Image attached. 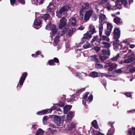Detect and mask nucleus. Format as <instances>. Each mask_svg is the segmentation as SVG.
<instances>
[{
    "label": "nucleus",
    "instance_id": "nucleus-23",
    "mask_svg": "<svg viewBox=\"0 0 135 135\" xmlns=\"http://www.w3.org/2000/svg\"><path fill=\"white\" fill-rule=\"evenodd\" d=\"M91 37V34L89 33V32H88L84 35L83 38L84 39H90Z\"/></svg>",
    "mask_w": 135,
    "mask_h": 135
},
{
    "label": "nucleus",
    "instance_id": "nucleus-40",
    "mask_svg": "<svg viewBox=\"0 0 135 135\" xmlns=\"http://www.w3.org/2000/svg\"><path fill=\"white\" fill-rule=\"evenodd\" d=\"M112 28L113 26L111 24L108 23L107 24V30L112 31Z\"/></svg>",
    "mask_w": 135,
    "mask_h": 135
},
{
    "label": "nucleus",
    "instance_id": "nucleus-7",
    "mask_svg": "<svg viewBox=\"0 0 135 135\" xmlns=\"http://www.w3.org/2000/svg\"><path fill=\"white\" fill-rule=\"evenodd\" d=\"M93 13L92 10L90 9L88 11L85 13L84 18V20L85 22H86L88 21L91 16Z\"/></svg>",
    "mask_w": 135,
    "mask_h": 135
},
{
    "label": "nucleus",
    "instance_id": "nucleus-46",
    "mask_svg": "<svg viewBox=\"0 0 135 135\" xmlns=\"http://www.w3.org/2000/svg\"><path fill=\"white\" fill-rule=\"evenodd\" d=\"M41 54V52L39 51H37L35 54H32V56L35 57H37V55H40Z\"/></svg>",
    "mask_w": 135,
    "mask_h": 135
},
{
    "label": "nucleus",
    "instance_id": "nucleus-37",
    "mask_svg": "<svg viewBox=\"0 0 135 135\" xmlns=\"http://www.w3.org/2000/svg\"><path fill=\"white\" fill-rule=\"evenodd\" d=\"M134 59L133 57H131L130 58L128 59L125 60L124 61V62L125 63H129L133 60Z\"/></svg>",
    "mask_w": 135,
    "mask_h": 135
},
{
    "label": "nucleus",
    "instance_id": "nucleus-24",
    "mask_svg": "<svg viewBox=\"0 0 135 135\" xmlns=\"http://www.w3.org/2000/svg\"><path fill=\"white\" fill-rule=\"evenodd\" d=\"M114 22L117 24H119L122 22L121 18L118 17L115 18L113 20Z\"/></svg>",
    "mask_w": 135,
    "mask_h": 135
},
{
    "label": "nucleus",
    "instance_id": "nucleus-39",
    "mask_svg": "<svg viewBox=\"0 0 135 135\" xmlns=\"http://www.w3.org/2000/svg\"><path fill=\"white\" fill-rule=\"evenodd\" d=\"M75 31V29L74 28H72L70 29L68 32V35L69 36H71L73 34V32H74Z\"/></svg>",
    "mask_w": 135,
    "mask_h": 135
},
{
    "label": "nucleus",
    "instance_id": "nucleus-6",
    "mask_svg": "<svg viewBox=\"0 0 135 135\" xmlns=\"http://www.w3.org/2000/svg\"><path fill=\"white\" fill-rule=\"evenodd\" d=\"M93 13L92 10L90 9L88 11L85 13L84 18V20L85 22H86L88 21L91 16Z\"/></svg>",
    "mask_w": 135,
    "mask_h": 135
},
{
    "label": "nucleus",
    "instance_id": "nucleus-53",
    "mask_svg": "<svg viewBox=\"0 0 135 135\" xmlns=\"http://www.w3.org/2000/svg\"><path fill=\"white\" fill-rule=\"evenodd\" d=\"M93 49L95 50L97 52H98L100 50V48L99 47L97 46L94 47Z\"/></svg>",
    "mask_w": 135,
    "mask_h": 135
},
{
    "label": "nucleus",
    "instance_id": "nucleus-4",
    "mask_svg": "<svg viewBox=\"0 0 135 135\" xmlns=\"http://www.w3.org/2000/svg\"><path fill=\"white\" fill-rule=\"evenodd\" d=\"M125 7L127 6V2L126 0H117L115 3V7L119 9L122 8V4Z\"/></svg>",
    "mask_w": 135,
    "mask_h": 135
},
{
    "label": "nucleus",
    "instance_id": "nucleus-61",
    "mask_svg": "<svg viewBox=\"0 0 135 135\" xmlns=\"http://www.w3.org/2000/svg\"><path fill=\"white\" fill-rule=\"evenodd\" d=\"M49 127L52 128H56L55 126L53 124H50L49 126Z\"/></svg>",
    "mask_w": 135,
    "mask_h": 135
},
{
    "label": "nucleus",
    "instance_id": "nucleus-64",
    "mask_svg": "<svg viewBox=\"0 0 135 135\" xmlns=\"http://www.w3.org/2000/svg\"><path fill=\"white\" fill-rule=\"evenodd\" d=\"M129 71L130 72L132 73L134 71H135V67H134L132 69H129Z\"/></svg>",
    "mask_w": 135,
    "mask_h": 135
},
{
    "label": "nucleus",
    "instance_id": "nucleus-22",
    "mask_svg": "<svg viewBox=\"0 0 135 135\" xmlns=\"http://www.w3.org/2000/svg\"><path fill=\"white\" fill-rule=\"evenodd\" d=\"M101 46L103 48H109L111 46L110 43L106 42H103L101 43Z\"/></svg>",
    "mask_w": 135,
    "mask_h": 135
},
{
    "label": "nucleus",
    "instance_id": "nucleus-60",
    "mask_svg": "<svg viewBox=\"0 0 135 135\" xmlns=\"http://www.w3.org/2000/svg\"><path fill=\"white\" fill-rule=\"evenodd\" d=\"M18 2L22 4H24L25 3V0H17Z\"/></svg>",
    "mask_w": 135,
    "mask_h": 135
},
{
    "label": "nucleus",
    "instance_id": "nucleus-16",
    "mask_svg": "<svg viewBox=\"0 0 135 135\" xmlns=\"http://www.w3.org/2000/svg\"><path fill=\"white\" fill-rule=\"evenodd\" d=\"M44 0H32L33 4L36 5H40L43 3Z\"/></svg>",
    "mask_w": 135,
    "mask_h": 135
},
{
    "label": "nucleus",
    "instance_id": "nucleus-48",
    "mask_svg": "<svg viewBox=\"0 0 135 135\" xmlns=\"http://www.w3.org/2000/svg\"><path fill=\"white\" fill-rule=\"evenodd\" d=\"M49 17V14H45L43 16V18L44 20L46 21Z\"/></svg>",
    "mask_w": 135,
    "mask_h": 135
},
{
    "label": "nucleus",
    "instance_id": "nucleus-21",
    "mask_svg": "<svg viewBox=\"0 0 135 135\" xmlns=\"http://www.w3.org/2000/svg\"><path fill=\"white\" fill-rule=\"evenodd\" d=\"M106 7L108 10H114L116 9V8L115 7V6H111L109 3H107V4Z\"/></svg>",
    "mask_w": 135,
    "mask_h": 135
},
{
    "label": "nucleus",
    "instance_id": "nucleus-47",
    "mask_svg": "<svg viewBox=\"0 0 135 135\" xmlns=\"http://www.w3.org/2000/svg\"><path fill=\"white\" fill-rule=\"evenodd\" d=\"M49 117L47 116H45L43 118V121L44 124H45L46 120Z\"/></svg>",
    "mask_w": 135,
    "mask_h": 135
},
{
    "label": "nucleus",
    "instance_id": "nucleus-28",
    "mask_svg": "<svg viewBox=\"0 0 135 135\" xmlns=\"http://www.w3.org/2000/svg\"><path fill=\"white\" fill-rule=\"evenodd\" d=\"M89 76L93 78H95L98 76V73L96 72H93L89 74Z\"/></svg>",
    "mask_w": 135,
    "mask_h": 135
},
{
    "label": "nucleus",
    "instance_id": "nucleus-38",
    "mask_svg": "<svg viewBox=\"0 0 135 135\" xmlns=\"http://www.w3.org/2000/svg\"><path fill=\"white\" fill-rule=\"evenodd\" d=\"M59 37L58 36H56L55 38L54 43V46H56L57 45V43L59 42Z\"/></svg>",
    "mask_w": 135,
    "mask_h": 135
},
{
    "label": "nucleus",
    "instance_id": "nucleus-33",
    "mask_svg": "<svg viewBox=\"0 0 135 135\" xmlns=\"http://www.w3.org/2000/svg\"><path fill=\"white\" fill-rule=\"evenodd\" d=\"M114 131L113 127H111L107 133V135H112L114 133Z\"/></svg>",
    "mask_w": 135,
    "mask_h": 135
},
{
    "label": "nucleus",
    "instance_id": "nucleus-20",
    "mask_svg": "<svg viewBox=\"0 0 135 135\" xmlns=\"http://www.w3.org/2000/svg\"><path fill=\"white\" fill-rule=\"evenodd\" d=\"M89 29L90 32L92 34H93L96 33V31L95 28L93 25H90L89 26Z\"/></svg>",
    "mask_w": 135,
    "mask_h": 135
},
{
    "label": "nucleus",
    "instance_id": "nucleus-45",
    "mask_svg": "<svg viewBox=\"0 0 135 135\" xmlns=\"http://www.w3.org/2000/svg\"><path fill=\"white\" fill-rule=\"evenodd\" d=\"M102 39L103 40H105L107 41H110L109 38L105 36H102Z\"/></svg>",
    "mask_w": 135,
    "mask_h": 135
},
{
    "label": "nucleus",
    "instance_id": "nucleus-41",
    "mask_svg": "<svg viewBox=\"0 0 135 135\" xmlns=\"http://www.w3.org/2000/svg\"><path fill=\"white\" fill-rule=\"evenodd\" d=\"M51 24L50 22H49L48 24H47L46 26V28L47 30H50L51 29Z\"/></svg>",
    "mask_w": 135,
    "mask_h": 135
},
{
    "label": "nucleus",
    "instance_id": "nucleus-5",
    "mask_svg": "<svg viewBox=\"0 0 135 135\" xmlns=\"http://www.w3.org/2000/svg\"><path fill=\"white\" fill-rule=\"evenodd\" d=\"M117 65L114 63L109 62L106 63L104 65V68L109 67L108 70L109 71H112L114 69H115L117 67Z\"/></svg>",
    "mask_w": 135,
    "mask_h": 135
},
{
    "label": "nucleus",
    "instance_id": "nucleus-36",
    "mask_svg": "<svg viewBox=\"0 0 135 135\" xmlns=\"http://www.w3.org/2000/svg\"><path fill=\"white\" fill-rule=\"evenodd\" d=\"M83 47L85 49H87L90 47V44L87 42L83 46Z\"/></svg>",
    "mask_w": 135,
    "mask_h": 135
},
{
    "label": "nucleus",
    "instance_id": "nucleus-15",
    "mask_svg": "<svg viewBox=\"0 0 135 135\" xmlns=\"http://www.w3.org/2000/svg\"><path fill=\"white\" fill-rule=\"evenodd\" d=\"M59 61V60L57 58H54V60L52 59L50 60L48 62V63L50 65H55L54 62L57 63Z\"/></svg>",
    "mask_w": 135,
    "mask_h": 135
},
{
    "label": "nucleus",
    "instance_id": "nucleus-50",
    "mask_svg": "<svg viewBox=\"0 0 135 135\" xmlns=\"http://www.w3.org/2000/svg\"><path fill=\"white\" fill-rule=\"evenodd\" d=\"M132 129H129L127 131V135H132Z\"/></svg>",
    "mask_w": 135,
    "mask_h": 135
},
{
    "label": "nucleus",
    "instance_id": "nucleus-11",
    "mask_svg": "<svg viewBox=\"0 0 135 135\" xmlns=\"http://www.w3.org/2000/svg\"><path fill=\"white\" fill-rule=\"evenodd\" d=\"M27 75L26 72L23 73L22 75L19 80V84L20 85H22Z\"/></svg>",
    "mask_w": 135,
    "mask_h": 135
},
{
    "label": "nucleus",
    "instance_id": "nucleus-3",
    "mask_svg": "<svg viewBox=\"0 0 135 135\" xmlns=\"http://www.w3.org/2000/svg\"><path fill=\"white\" fill-rule=\"evenodd\" d=\"M71 8V6L70 5H66L62 7L60 9L59 13H57L56 16L58 18H60L62 17V15L64 13L68 11Z\"/></svg>",
    "mask_w": 135,
    "mask_h": 135
},
{
    "label": "nucleus",
    "instance_id": "nucleus-52",
    "mask_svg": "<svg viewBox=\"0 0 135 135\" xmlns=\"http://www.w3.org/2000/svg\"><path fill=\"white\" fill-rule=\"evenodd\" d=\"M111 31H110V30H107L105 32V34L106 35H107L108 36H109L110 34V33Z\"/></svg>",
    "mask_w": 135,
    "mask_h": 135
},
{
    "label": "nucleus",
    "instance_id": "nucleus-43",
    "mask_svg": "<svg viewBox=\"0 0 135 135\" xmlns=\"http://www.w3.org/2000/svg\"><path fill=\"white\" fill-rule=\"evenodd\" d=\"M95 67L97 69H101L103 67V66L101 64H97L95 65Z\"/></svg>",
    "mask_w": 135,
    "mask_h": 135
},
{
    "label": "nucleus",
    "instance_id": "nucleus-29",
    "mask_svg": "<svg viewBox=\"0 0 135 135\" xmlns=\"http://www.w3.org/2000/svg\"><path fill=\"white\" fill-rule=\"evenodd\" d=\"M92 126L96 129L98 128L97 122L96 120H93L91 123Z\"/></svg>",
    "mask_w": 135,
    "mask_h": 135
},
{
    "label": "nucleus",
    "instance_id": "nucleus-10",
    "mask_svg": "<svg viewBox=\"0 0 135 135\" xmlns=\"http://www.w3.org/2000/svg\"><path fill=\"white\" fill-rule=\"evenodd\" d=\"M51 32L50 33V36L52 37L54 36L57 33V28L55 25H52L51 26Z\"/></svg>",
    "mask_w": 135,
    "mask_h": 135
},
{
    "label": "nucleus",
    "instance_id": "nucleus-12",
    "mask_svg": "<svg viewBox=\"0 0 135 135\" xmlns=\"http://www.w3.org/2000/svg\"><path fill=\"white\" fill-rule=\"evenodd\" d=\"M100 23H104L106 22L107 18L103 14H100L99 15Z\"/></svg>",
    "mask_w": 135,
    "mask_h": 135
},
{
    "label": "nucleus",
    "instance_id": "nucleus-44",
    "mask_svg": "<svg viewBox=\"0 0 135 135\" xmlns=\"http://www.w3.org/2000/svg\"><path fill=\"white\" fill-rule=\"evenodd\" d=\"M89 93L88 92H86L83 95V99H84L83 100H85V99H86Z\"/></svg>",
    "mask_w": 135,
    "mask_h": 135
},
{
    "label": "nucleus",
    "instance_id": "nucleus-27",
    "mask_svg": "<svg viewBox=\"0 0 135 135\" xmlns=\"http://www.w3.org/2000/svg\"><path fill=\"white\" fill-rule=\"evenodd\" d=\"M103 23H100L99 25V34L100 36L102 35V32L103 31Z\"/></svg>",
    "mask_w": 135,
    "mask_h": 135
},
{
    "label": "nucleus",
    "instance_id": "nucleus-58",
    "mask_svg": "<svg viewBox=\"0 0 135 135\" xmlns=\"http://www.w3.org/2000/svg\"><path fill=\"white\" fill-rule=\"evenodd\" d=\"M84 28H85V27H84V26H81L80 27H79L78 28V29L79 30H82L84 29Z\"/></svg>",
    "mask_w": 135,
    "mask_h": 135
},
{
    "label": "nucleus",
    "instance_id": "nucleus-9",
    "mask_svg": "<svg viewBox=\"0 0 135 135\" xmlns=\"http://www.w3.org/2000/svg\"><path fill=\"white\" fill-rule=\"evenodd\" d=\"M67 20L65 17H62L60 20L59 28H61L64 27L66 24Z\"/></svg>",
    "mask_w": 135,
    "mask_h": 135
},
{
    "label": "nucleus",
    "instance_id": "nucleus-14",
    "mask_svg": "<svg viewBox=\"0 0 135 135\" xmlns=\"http://www.w3.org/2000/svg\"><path fill=\"white\" fill-rule=\"evenodd\" d=\"M81 5L83 10H85L90 8H91L90 5L88 2L85 3L81 4Z\"/></svg>",
    "mask_w": 135,
    "mask_h": 135
},
{
    "label": "nucleus",
    "instance_id": "nucleus-34",
    "mask_svg": "<svg viewBox=\"0 0 135 135\" xmlns=\"http://www.w3.org/2000/svg\"><path fill=\"white\" fill-rule=\"evenodd\" d=\"M100 59L101 60L102 62H103L105 60H106L108 58V57L107 56H102L100 55L99 56Z\"/></svg>",
    "mask_w": 135,
    "mask_h": 135
},
{
    "label": "nucleus",
    "instance_id": "nucleus-18",
    "mask_svg": "<svg viewBox=\"0 0 135 135\" xmlns=\"http://www.w3.org/2000/svg\"><path fill=\"white\" fill-rule=\"evenodd\" d=\"M73 117V113L72 112H70L66 115V121L71 120Z\"/></svg>",
    "mask_w": 135,
    "mask_h": 135
},
{
    "label": "nucleus",
    "instance_id": "nucleus-62",
    "mask_svg": "<svg viewBox=\"0 0 135 135\" xmlns=\"http://www.w3.org/2000/svg\"><path fill=\"white\" fill-rule=\"evenodd\" d=\"M125 95H126L127 97H130L132 96L131 94L129 93L128 92L126 93L125 94Z\"/></svg>",
    "mask_w": 135,
    "mask_h": 135
},
{
    "label": "nucleus",
    "instance_id": "nucleus-13",
    "mask_svg": "<svg viewBox=\"0 0 135 135\" xmlns=\"http://www.w3.org/2000/svg\"><path fill=\"white\" fill-rule=\"evenodd\" d=\"M54 6L53 4L51 3H50L49 5L47 8V12H51L52 14L53 13L54 9Z\"/></svg>",
    "mask_w": 135,
    "mask_h": 135
},
{
    "label": "nucleus",
    "instance_id": "nucleus-42",
    "mask_svg": "<svg viewBox=\"0 0 135 135\" xmlns=\"http://www.w3.org/2000/svg\"><path fill=\"white\" fill-rule=\"evenodd\" d=\"M110 51L108 50V51H106L105 50L103 49L102 50V52L104 54L107 55H109L110 54Z\"/></svg>",
    "mask_w": 135,
    "mask_h": 135
},
{
    "label": "nucleus",
    "instance_id": "nucleus-30",
    "mask_svg": "<svg viewBox=\"0 0 135 135\" xmlns=\"http://www.w3.org/2000/svg\"><path fill=\"white\" fill-rule=\"evenodd\" d=\"M44 131L41 129H38L35 135H42L43 134Z\"/></svg>",
    "mask_w": 135,
    "mask_h": 135
},
{
    "label": "nucleus",
    "instance_id": "nucleus-63",
    "mask_svg": "<svg viewBox=\"0 0 135 135\" xmlns=\"http://www.w3.org/2000/svg\"><path fill=\"white\" fill-rule=\"evenodd\" d=\"M76 76L77 77L80 78L81 76V74L79 73H76Z\"/></svg>",
    "mask_w": 135,
    "mask_h": 135
},
{
    "label": "nucleus",
    "instance_id": "nucleus-51",
    "mask_svg": "<svg viewBox=\"0 0 135 135\" xmlns=\"http://www.w3.org/2000/svg\"><path fill=\"white\" fill-rule=\"evenodd\" d=\"M93 96L92 95H90L89 97L88 100L89 101H91L93 100Z\"/></svg>",
    "mask_w": 135,
    "mask_h": 135
},
{
    "label": "nucleus",
    "instance_id": "nucleus-26",
    "mask_svg": "<svg viewBox=\"0 0 135 135\" xmlns=\"http://www.w3.org/2000/svg\"><path fill=\"white\" fill-rule=\"evenodd\" d=\"M90 58V59L92 61H94L96 62H98L99 61L97 56L96 55L91 56Z\"/></svg>",
    "mask_w": 135,
    "mask_h": 135
},
{
    "label": "nucleus",
    "instance_id": "nucleus-55",
    "mask_svg": "<svg viewBox=\"0 0 135 135\" xmlns=\"http://www.w3.org/2000/svg\"><path fill=\"white\" fill-rule=\"evenodd\" d=\"M64 103L63 102H60V103L58 104L61 107H62L64 105Z\"/></svg>",
    "mask_w": 135,
    "mask_h": 135
},
{
    "label": "nucleus",
    "instance_id": "nucleus-59",
    "mask_svg": "<svg viewBox=\"0 0 135 135\" xmlns=\"http://www.w3.org/2000/svg\"><path fill=\"white\" fill-rule=\"evenodd\" d=\"M97 18V16L96 15H94L92 17V19L93 21H95Z\"/></svg>",
    "mask_w": 135,
    "mask_h": 135
},
{
    "label": "nucleus",
    "instance_id": "nucleus-56",
    "mask_svg": "<svg viewBox=\"0 0 135 135\" xmlns=\"http://www.w3.org/2000/svg\"><path fill=\"white\" fill-rule=\"evenodd\" d=\"M83 15L82 12H81L80 13V15L79 16V19L80 20H82L83 19Z\"/></svg>",
    "mask_w": 135,
    "mask_h": 135
},
{
    "label": "nucleus",
    "instance_id": "nucleus-32",
    "mask_svg": "<svg viewBox=\"0 0 135 135\" xmlns=\"http://www.w3.org/2000/svg\"><path fill=\"white\" fill-rule=\"evenodd\" d=\"M71 24L72 26H75L76 25V20L75 17H73L71 20Z\"/></svg>",
    "mask_w": 135,
    "mask_h": 135
},
{
    "label": "nucleus",
    "instance_id": "nucleus-19",
    "mask_svg": "<svg viewBox=\"0 0 135 135\" xmlns=\"http://www.w3.org/2000/svg\"><path fill=\"white\" fill-rule=\"evenodd\" d=\"M98 41V36L94 37L91 41V43L93 45H94L96 44Z\"/></svg>",
    "mask_w": 135,
    "mask_h": 135
},
{
    "label": "nucleus",
    "instance_id": "nucleus-57",
    "mask_svg": "<svg viewBox=\"0 0 135 135\" xmlns=\"http://www.w3.org/2000/svg\"><path fill=\"white\" fill-rule=\"evenodd\" d=\"M55 106H53L50 109H48L49 112H51L53 110L55 109Z\"/></svg>",
    "mask_w": 135,
    "mask_h": 135
},
{
    "label": "nucleus",
    "instance_id": "nucleus-17",
    "mask_svg": "<svg viewBox=\"0 0 135 135\" xmlns=\"http://www.w3.org/2000/svg\"><path fill=\"white\" fill-rule=\"evenodd\" d=\"M72 105H66L64 108V113L66 114L68 111L72 107Z\"/></svg>",
    "mask_w": 135,
    "mask_h": 135
},
{
    "label": "nucleus",
    "instance_id": "nucleus-49",
    "mask_svg": "<svg viewBox=\"0 0 135 135\" xmlns=\"http://www.w3.org/2000/svg\"><path fill=\"white\" fill-rule=\"evenodd\" d=\"M115 72L121 74L123 72V71L121 69H119L115 70Z\"/></svg>",
    "mask_w": 135,
    "mask_h": 135
},
{
    "label": "nucleus",
    "instance_id": "nucleus-25",
    "mask_svg": "<svg viewBox=\"0 0 135 135\" xmlns=\"http://www.w3.org/2000/svg\"><path fill=\"white\" fill-rule=\"evenodd\" d=\"M48 112H49L48 109H44L42 110L37 112L36 114L38 115H41L44 114Z\"/></svg>",
    "mask_w": 135,
    "mask_h": 135
},
{
    "label": "nucleus",
    "instance_id": "nucleus-1",
    "mask_svg": "<svg viewBox=\"0 0 135 135\" xmlns=\"http://www.w3.org/2000/svg\"><path fill=\"white\" fill-rule=\"evenodd\" d=\"M52 118H54V121L57 126H61L63 124L65 116H63L61 117L57 115H52Z\"/></svg>",
    "mask_w": 135,
    "mask_h": 135
},
{
    "label": "nucleus",
    "instance_id": "nucleus-8",
    "mask_svg": "<svg viewBox=\"0 0 135 135\" xmlns=\"http://www.w3.org/2000/svg\"><path fill=\"white\" fill-rule=\"evenodd\" d=\"M120 34V31L119 28H116L114 30V38L117 41V42H119V41L118 40V39L119 38Z\"/></svg>",
    "mask_w": 135,
    "mask_h": 135
},
{
    "label": "nucleus",
    "instance_id": "nucleus-35",
    "mask_svg": "<svg viewBox=\"0 0 135 135\" xmlns=\"http://www.w3.org/2000/svg\"><path fill=\"white\" fill-rule=\"evenodd\" d=\"M119 54H118L116 56L111 58L110 60L113 62L117 61L119 57Z\"/></svg>",
    "mask_w": 135,
    "mask_h": 135
},
{
    "label": "nucleus",
    "instance_id": "nucleus-54",
    "mask_svg": "<svg viewBox=\"0 0 135 135\" xmlns=\"http://www.w3.org/2000/svg\"><path fill=\"white\" fill-rule=\"evenodd\" d=\"M11 4L12 6H14L16 2V0H10Z\"/></svg>",
    "mask_w": 135,
    "mask_h": 135
},
{
    "label": "nucleus",
    "instance_id": "nucleus-2",
    "mask_svg": "<svg viewBox=\"0 0 135 135\" xmlns=\"http://www.w3.org/2000/svg\"><path fill=\"white\" fill-rule=\"evenodd\" d=\"M36 19L35 20L33 25V27L37 29L41 27V17L40 16L38 13H35Z\"/></svg>",
    "mask_w": 135,
    "mask_h": 135
},
{
    "label": "nucleus",
    "instance_id": "nucleus-31",
    "mask_svg": "<svg viewBox=\"0 0 135 135\" xmlns=\"http://www.w3.org/2000/svg\"><path fill=\"white\" fill-rule=\"evenodd\" d=\"M78 97L76 95H73L70 99V101H74L77 100Z\"/></svg>",
    "mask_w": 135,
    "mask_h": 135
}]
</instances>
